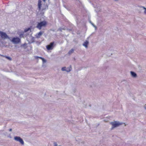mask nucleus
Wrapping results in <instances>:
<instances>
[{
	"instance_id": "nucleus-1",
	"label": "nucleus",
	"mask_w": 146,
	"mask_h": 146,
	"mask_svg": "<svg viewBox=\"0 0 146 146\" xmlns=\"http://www.w3.org/2000/svg\"><path fill=\"white\" fill-rule=\"evenodd\" d=\"M47 24V22L45 21H44L39 23H38L36 26V27L39 30H40L41 29L42 27H45Z\"/></svg>"
},
{
	"instance_id": "nucleus-2",
	"label": "nucleus",
	"mask_w": 146,
	"mask_h": 146,
	"mask_svg": "<svg viewBox=\"0 0 146 146\" xmlns=\"http://www.w3.org/2000/svg\"><path fill=\"white\" fill-rule=\"evenodd\" d=\"M9 40L11 42L14 44H18L21 42V39L17 37H13L11 40L10 38Z\"/></svg>"
},
{
	"instance_id": "nucleus-3",
	"label": "nucleus",
	"mask_w": 146,
	"mask_h": 146,
	"mask_svg": "<svg viewBox=\"0 0 146 146\" xmlns=\"http://www.w3.org/2000/svg\"><path fill=\"white\" fill-rule=\"evenodd\" d=\"M0 36L1 38L3 40L8 39H10V37L5 32L0 31Z\"/></svg>"
},
{
	"instance_id": "nucleus-4",
	"label": "nucleus",
	"mask_w": 146,
	"mask_h": 146,
	"mask_svg": "<svg viewBox=\"0 0 146 146\" xmlns=\"http://www.w3.org/2000/svg\"><path fill=\"white\" fill-rule=\"evenodd\" d=\"M110 124L112 125V129L117 127L122 124V123L117 121L111 122L110 123Z\"/></svg>"
},
{
	"instance_id": "nucleus-5",
	"label": "nucleus",
	"mask_w": 146,
	"mask_h": 146,
	"mask_svg": "<svg viewBox=\"0 0 146 146\" xmlns=\"http://www.w3.org/2000/svg\"><path fill=\"white\" fill-rule=\"evenodd\" d=\"M14 140L17 141L19 142L22 145H24V143L23 139L19 136H15L14 137Z\"/></svg>"
},
{
	"instance_id": "nucleus-6",
	"label": "nucleus",
	"mask_w": 146,
	"mask_h": 146,
	"mask_svg": "<svg viewBox=\"0 0 146 146\" xmlns=\"http://www.w3.org/2000/svg\"><path fill=\"white\" fill-rule=\"evenodd\" d=\"M54 44V42H51L50 44L47 45L46 46V48L47 50H52L53 48V45Z\"/></svg>"
},
{
	"instance_id": "nucleus-7",
	"label": "nucleus",
	"mask_w": 146,
	"mask_h": 146,
	"mask_svg": "<svg viewBox=\"0 0 146 146\" xmlns=\"http://www.w3.org/2000/svg\"><path fill=\"white\" fill-rule=\"evenodd\" d=\"M41 2L42 1L41 0H39L38 1V8L39 10H41L42 11H43L44 10L45 8H41Z\"/></svg>"
},
{
	"instance_id": "nucleus-8",
	"label": "nucleus",
	"mask_w": 146,
	"mask_h": 146,
	"mask_svg": "<svg viewBox=\"0 0 146 146\" xmlns=\"http://www.w3.org/2000/svg\"><path fill=\"white\" fill-rule=\"evenodd\" d=\"M43 33V31H40L35 35V36L37 38H40V36L42 35Z\"/></svg>"
},
{
	"instance_id": "nucleus-9",
	"label": "nucleus",
	"mask_w": 146,
	"mask_h": 146,
	"mask_svg": "<svg viewBox=\"0 0 146 146\" xmlns=\"http://www.w3.org/2000/svg\"><path fill=\"white\" fill-rule=\"evenodd\" d=\"M130 73L131 76L133 78H136L137 76V74L134 72L130 71Z\"/></svg>"
},
{
	"instance_id": "nucleus-10",
	"label": "nucleus",
	"mask_w": 146,
	"mask_h": 146,
	"mask_svg": "<svg viewBox=\"0 0 146 146\" xmlns=\"http://www.w3.org/2000/svg\"><path fill=\"white\" fill-rule=\"evenodd\" d=\"M89 43V42L88 41L86 40L83 44V45L85 46L86 48H87Z\"/></svg>"
},
{
	"instance_id": "nucleus-11",
	"label": "nucleus",
	"mask_w": 146,
	"mask_h": 146,
	"mask_svg": "<svg viewBox=\"0 0 146 146\" xmlns=\"http://www.w3.org/2000/svg\"><path fill=\"white\" fill-rule=\"evenodd\" d=\"M138 7L140 8H143V9H144L145 10L144 11V13L146 15V8L145 7L142 6H138Z\"/></svg>"
},
{
	"instance_id": "nucleus-12",
	"label": "nucleus",
	"mask_w": 146,
	"mask_h": 146,
	"mask_svg": "<svg viewBox=\"0 0 146 146\" xmlns=\"http://www.w3.org/2000/svg\"><path fill=\"white\" fill-rule=\"evenodd\" d=\"M29 31L30 32L31 31V29L30 28L25 29L24 30V32H26L28 31Z\"/></svg>"
},
{
	"instance_id": "nucleus-13",
	"label": "nucleus",
	"mask_w": 146,
	"mask_h": 146,
	"mask_svg": "<svg viewBox=\"0 0 146 146\" xmlns=\"http://www.w3.org/2000/svg\"><path fill=\"white\" fill-rule=\"evenodd\" d=\"M74 51V50L73 49H71V50H70L68 52V54H70L72 53Z\"/></svg>"
},
{
	"instance_id": "nucleus-14",
	"label": "nucleus",
	"mask_w": 146,
	"mask_h": 146,
	"mask_svg": "<svg viewBox=\"0 0 146 146\" xmlns=\"http://www.w3.org/2000/svg\"><path fill=\"white\" fill-rule=\"evenodd\" d=\"M71 66L70 68H68L66 69V71L67 72H69L71 71Z\"/></svg>"
},
{
	"instance_id": "nucleus-15",
	"label": "nucleus",
	"mask_w": 146,
	"mask_h": 146,
	"mask_svg": "<svg viewBox=\"0 0 146 146\" xmlns=\"http://www.w3.org/2000/svg\"><path fill=\"white\" fill-rule=\"evenodd\" d=\"M5 57L9 60H12V58L11 57L9 56H5Z\"/></svg>"
},
{
	"instance_id": "nucleus-16",
	"label": "nucleus",
	"mask_w": 146,
	"mask_h": 146,
	"mask_svg": "<svg viewBox=\"0 0 146 146\" xmlns=\"http://www.w3.org/2000/svg\"><path fill=\"white\" fill-rule=\"evenodd\" d=\"M61 70L62 71H66V69L65 67H63L62 68Z\"/></svg>"
},
{
	"instance_id": "nucleus-17",
	"label": "nucleus",
	"mask_w": 146,
	"mask_h": 146,
	"mask_svg": "<svg viewBox=\"0 0 146 146\" xmlns=\"http://www.w3.org/2000/svg\"><path fill=\"white\" fill-rule=\"evenodd\" d=\"M90 22L91 23V24L93 25V26L95 28V29H97V27H96V26H95V25H94V24L93 23H92L91 22Z\"/></svg>"
},
{
	"instance_id": "nucleus-18",
	"label": "nucleus",
	"mask_w": 146,
	"mask_h": 146,
	"mask_svg": "<svg viewBox=\"0 0 146 146\" xmlns=\"http://www.w3.org/2000/svg\"><path fill=\"white\" fill-rule=\"evenodd\" d=\"M62 30H64V29L62 28H60L58 30V31H60V32H61Z\"/></svg>"
},
{
	"instance_id": "nucleus-19",
	"label": "nucleus",
	"mask_w": 146,
	"mask_h": 146,
	"mask_svg": "<svg viewBox=\"0 0 146 146\" xmlns=\"http://www.w3.org/2000/svg\"><path fill=\"white\" fill-rule=\"evenodd\" d=\"M19 36L20 37H23V34L22 33Z\"/></svg>"
},
{
	"instance_id": "nucleus-20",
	"label": "nucleus",
	"mask_w": 146,
	"mask_h": 146,
	"mask_svg": "<svg viewBox=\"0 0 146 146\" xmlns=\"http://www.w3.org/2000/svg\"><path fill=\"white\" fill-rule=\"evenodd\" d=\"M42 62L43 63H44L46 62V60L43 58L42 60Z\"/></svg>"
},
{
	"instance_id": "nucleus-21",
	"label": "nucleus",
	"mask_w": 146,
	"mask_h": 146,
	"mask_svg": "<svg viewBox=\"0 0 146 146\" xmlns=\"http://www.w3.org/2000/svg\"><path fill=\"white\" fill-rule=\"evenodd\" d=\"M54 146H57V144L56 142H54Z\"/></svg>"
},
{
	"instance_id": "nucleus-22",
	"label": "nucleus",
	"mask_w": 146,
	"mask_h": 146,
	"mask_svg": "<svg viewBox=\"0 0 146 146\" xmlns=\"http://www.w3.org/2000/svg\"><path fill=\"white\" fill-rule=\"evenodd\" d=\"M36 58H40V59H42H42H43L44 58H42V57H38V56H36Z\"/></svg>"
},
{
	"instance_id": "nucleus-23",
	"label": "nucleus",
	"mask_w": 146,
	"mask_h": 146,
	"mask_svg": "<svg viewBox=\"0 0 146 146\" xmlns=\"http://www.w3.org/2000/svg\"><path fill=\"white\" fill-rule=\"evenodd\" d=\"M12 131V129H9V131Z\"/></svg>"
},
{
	"instance_id": "nucleus-24",
	"label": "nucleus",
	"mask_w": 146,
	"mask_h": 146,
	"mask_svg": "<svg viewBox=\"0 0 146 146\" xmlns=\"http://www.w3.org/2000/svg\"><path fill=\"white\" fill-rule=\"evenodd\" d=\"M1 56H3V57H5V56H4V55H1Z\"/></svg>"
},
{
	"instance_id": "nucleus-25",
	"label": "nucleus",
	"mask_w": 146,
	"mask_h": 146,
	"mask_svg": "<svg viewBox=\"0 0 146 146\" xmlns=\"http://www.w3.org/2000/svg\"><path fill=\"white\" fill-rule=\"evenodd\" d=\"M43 0V1H44V2H45L46 1V0Z\"/></svg>"
},
{
	"instance_id": "nucleus-26",
	"label": "nucleus",
	"mask_w": 146,
	"mask_h": 146,
	"mask_svg": "<svg viewBox=\"0 0 146 146\" xmlns=\"http://www.w3.org/2000/svg\"><path fill=\"white\" fill-rule=\"evenodd\" d=\"M145 109H146V106L145 107Z\"/></svg>"
},
{
	"instance_id": "nucleus-27",
	"label": "nucleus",
	"mask_w": 146,
	"mask_h": 146,
	"mask_svg": "<svg viewBox=\"0 0 146 146\" xmlns=\"http://www.w3.org/2000/svg\"><path fill=\"white\" fill-rule=\"evenodd\" d=\"M115 0V1H118V0Z\"/></svg>"
},
{
	"instance_id": "nucleus-28",
	"label": "nucleus",
	"mask_w": 146,
	"mask_h": 146,
	"mask_svg": "<svg viewBox=\"0 0 146 146\" xmlns=\"http://www.w3.org/2000/svg\"><path fill=\"white\" fill-rule=\"evenodd\" d=\"M0 56H1V54H0Z\"/></svg>"
}]
</instances>
